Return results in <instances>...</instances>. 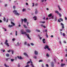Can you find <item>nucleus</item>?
<instances>
[{
  "instance_id": "f257e3e1",
  "label": "nucleus",
  "mask_w": 67,
  "mask_h": 67,
  "mask_svg": "<svg viewBox=\"0 0 67 67\" xmlns=\"http://www.w3.org/2000/svg\"><path fill=\"white\" fill-rule=\"evenodd\" d=\"M24 29H21V34H25L26 33V32H24Z\"/></svg>"
},
{
  "instance_id": "f03ea898",
  "label": "nucleus",
  "mask_w": 67,
  "mask_h": 67,
  "mask_svg": "<svg viewBox=\"0 0 67 67\" xmlns=\"http://www.w3.org/2000/svg\"><path fill=\"white\" fill-rule=\"evenodd\" d=\"M13 12L16 15H20V14L17 12V11L16 10H14L13 11Z\"/></svg>"
},
{
  "instance_id": "7ed1b4c3",
  "label": "nucleus",
  "mask_w": 67,
  "mask_h": 67,
  "mask_svg": "<svg viewBox=\"0 0 67 67\" xmlns=\"http://www.w3.org/2000/svg\"><path fill=\"white\" fill-rule=\"evenodd\" d=\"M8 40H6V41H5V42L4 43V44L5 45H7V46H8V47H9V44H8Z\"/></svg>"
},
{
  "instance_id": "20e7f679",
  "label": "nucleus",
  "mask_w": 67,
  "mask_h": 67,
  "mask_svg": "<svg viewBox=\"0 0 67 67\" xmlns=\"http://www.w3.org/2000/svg\"><path fill=\"white\" fill-rule=\"evenodd\" d=\"M55 13H57V14H58V15H59L60 16V17H61V16H62V14L59 13V12L57 10H56L55 11Z\"/></svg>"
},
{
  "instance_id": "39448f33",
  "label": "nucleus",
  "mask_w": 67,
  "mask_h": 67,
  "mask_svg": "<svg viewBox=\"0 0 67 67\" xmlns=\"http://www.w3.org/2000/svg\"><path fill=\"white\" fill-rule=\"evenodd\" d=\"M25 34H26V36H27V37L30 40H31V38H30V36H29V34H26V33Z\"/></svg>"
},
{
  "instance_id": "423d86ee",
  "label": "nucleus",
  "mask_w": 67,
  "mask_h": 67,
  "mask_svg": "<svg viewBox=\"0 0 67 67\" xmlns=\"http://www.w3.org/2000/svg\"><path fill=\"white\" fill-rule=\"evenodd\" d=\"M25 31L27 33H30V32H31V30H30L26 29L25 30Z\"/></svg>"
},
{
  "instance_id": "0eeeda50",
  "label": "nucleus",
  "mask_w": 67,
  "mask_h": 67,
  "mask_svg": "<svg viewBox=\"0 0 67 67\" xmlns=\"http://www.w3.org/2000/svg\"><path fill=\"white\" fill-rule=\"evenodd\" d=\"M34 53L36 55H38V52H37V51H34Z\"/></svg>"
},
{
  "instance_id": "6e6552de",
  "label": "nucleus",
  "mask_w": 67,
  "mask_h": 67,
  "mask_svg": "<svg viewBox=\"0 0 67 67\" xmlns=\"http://www.w3.org/2000/svg\"><path fill=\"white\" fill-rule=\"evenodd\" d=\"M61 25H62V29H64L65 28L64 26V24H63V23H61Z\"/></svg>"
},
{
  "instance_id": "1a4fd4ad",
  "label": "nucleus",
  "mask_w": 67,
  "mask_h": 67,
  "mask_svg": "<svg viewBox=\"0 0 67 67\" xmlns=\"http://www.w3.org/2000/svg\"><path fill=\"white\" fill-rule=\"evenodd\" d=\"M51 66L52 67H54V64L53 62H52L51 63Z\"/></svg>"
},
{
  "instance_id": "9d476101",
  "label": "nucleus",
  "mask_w": 67,
  "mask_h": 67,
  "mask_svg": "<svg viewBox=\"0 0 67 67\" xmlns=\"http://www.w3.org/2000/svg\"><path fill=\"white\" fill-rule=\"evenodd\" d=\"M45 39H43L42 40V42L44 44L45 43Z\"/></svg>"
},
{
  "instance_id": "9b49d317",
  "label": "nucleus",
  "mask_w": 67,
  "mask_h": 67,
  "mask_svg": "<svg viewBox=\"0 0 67 67\" xmlns=\"http://www.w3.org/2000/svg\"><path fill=\"white\" fill-rule=\"evenodd\" d=\"M49 48V47H48V46L47 45H46L45 46V47L44 48V49H46V48Z\"/></svg>"
},
{
  "instance_id": "f8f14e48",
  "label": "nucleus",
  "mask_w": 67,
  "mask_h": 67,
  "mask_svg": "<svg viewBox=\"0 0 67 67\" xmlns=\"http://www.w3.org/2000/svg\"><path fill=\"white\" fill-rule=\"evenodd\" d=\"M24 55H25L26 56V57H28V55H27V54L26 53H24Z\"/></svg>"
},
{
  "instance_id": "ddd939ff",
  "label": "nucleus",
  "mask_w": 67,
  "mask_h": 67,
  "mask_svg": "<svg viewBox=\"0 0 67 67\" xmlns=\"http://www.w3.org/2000/svg\"><path fill=\"white\" fill-rule=\"evenodd\" d=\"M17 57L18 59H22V58L21 57V56H18Z\"/></svg>"
},
{
  "instance_id": "4468645a",
  "label": "nucleus",
  "mask_w": 67,
  "mask_h": 67,
  "mask_svg": "<svg viewBox=\"0 0 67 67\" xmlns=\"http://www.w3.org/2000/svg\"><path fill=\"white\" fill-rule=\"evenodd\" d=\"M24 21L25 23H26V21H27V19H26V18L24 19Z\"/></svg>"
},
{
  "instance_id": "2eb2a0df",
  "label": "nucleus",
  "mask_w": 67,
  "mask_h": 67,
  "mask_svg": "<svg viewBox=\"0 0 67 67\" xmlns=\"http://www.w3.org/2000/svg\"><path fill=\"white\" fill-rule=\"evenodd\" d=\"M30 63H31V64H32V61L31 60H30V61H29L28 62H27V64H30Z\"/></svg>"
},
{
  "instance_id": "dca6fc26",
  "label": "nucleus",
  "mask_w": 67,
  "mask_h": 67,
  "mask_svg": "<svg viewBox=\"0 0 67 67\" xmlns=\"http://www.w3.org/2000/svg\"><path fill=\"white\" fill-rule=\"evenodd\" d=\"M41 27H43L44 28H46V27L45 26L43 25L42 24L41 25Z\"/></svg>"
},
{
  "instance_id": "f3484780",
  "label": "nucleus",
  "mask_w": 67,
  "mask_h": 67,
  "mask_svg": "<svg viewBox=\"0 0 67 67\" xmlns=\"http://www.w3.org/2000/svg\"><path fill=\"white\" fill-rule=\"evenodd\" d=\"M33 18L34 19V20H36V19H37V18H36V16H35L34 17H33Z\"/></svg>"
},
{
  "instance_id": "a211bd4d",
  "label": "nucleus",
  "mask_w": 67,
  "mask_h": 67,
  "mask_svg": "<svg viewBox=\"0 0 67 67\" xmlns=\"http://www.w3.org/2000/svg\"><path fill=\"white\" fill-rule=\"evenodd\" d=\"M65 65H65V64H61V66H62V67H63V66H65Z\"/></svg>"
},
{
  "instance_id": "6ab92c4d",
  "label": "nucleus",
  "mask_w": 67,
  "mask_h": 67,
  "mask_svg": "<svg viewBox=\"0 0 67 67\" xmlns=\"http://www.w3.org/2000/svg\"><path fill=\"white\" fill-rule=\"evenodd\" d=\"M11 24H13V26H14L15 25V24L14 23H13L12 22H11Z\"/></svg>"
},
{
  "instance_id": "aec40b11",
  "label": "nucleus",
  "mask_w": 67,
  "mask_h": 67,
  "mask_svg": "<svg viewBox=\"0 0 67 67\" xmlns=\"http://www.w3.org/2000/svg\"><path fill=\"white\" fill-rule=\"evenodd\" d=\"M52 15V13H50V14H49L48 15V17H51Z\"/></svg>"
},
{
  "instance_id": "412c9836",
  "label": "nucleus",
  "mask_w": 67,
  "mask_h": 67,
  "mask_svg": "<svg viewBox=\"0 0 67 67\" xmlns=\"http://www.w3.org/2000/svg\"><path fill=\"white\" fill-rule=\"evenodd\" d=\"M23 26L25 29L27 28V26H26L24 24L23 25Z\"/></svg>"
},
{
  "instance_id": "4be33fe9",
  "label": "nucleus",
  "mask_w": 67,
  "mask_h": 67,
  "mask_svg": "<svg viewBox=\"0 0 67 67\" xmlns=\"http://www.w3.org/2000/svg\"><path fill=\"white\" fill-rule=\"evenodd\" d=\"M36 11L35 12V14H37V12H38V11H37V9H36Z\"/></svg>"
},
{
  "instance_id": "5701e85b",
  "label": "nucleus",
  "mask_w": 67,
  "mask_h": 67,
  "mask_svg": "<svg viewBox=\"0 0 67 67\" xmlns=\"http://www.w3.org/2000/svg\"><path fill=\"white\" fill-rule=\"evenodd\" d=\"M6 56H7V57H9V54H8V53H7L6 54Z\"/></svg>"
},
{
  "instance_id": "b1692460",
  "label": "nucleus",
  "mask_w": 67,
  "mask_h": 67,
  "mask_svg": "<svg viewBox=\"0 0 67 67\" xmlns=\"http://www.w3.org/2000/svg\"><path fill=\"white\" fill-rule=\"evenodd\" d=\"M8 26L9 27H12L13 26V25H9Z\"/></svg>"
},
{
  "instance_id": "393cba45",
  "label": "nucleus",
  "mask_w": 67,
  "mask_h": 67,
  "mask_svg": "<svg viewBox=\"0 0 67 67\" xmlns=\"http://www.w3.org/2000/svg\"><path fill=\"white\" fill-rule=\"evenodd\" d=\"M36 32H41L40 30H36Z\"/></svg>"
},
{
  "instance_id": "a878e982",
  "label": "nucleus",
  "mask_w": 67,
  "mask_h": 67,
  "mask_svg": "<svg viewBox=\"0 0 67 67\" xmlns=\"http://www.w3.org/2000/svg\"><path fill=\"white\" fill-rule=\"evenodd\" d=\"M11 52H12V54H13V53H14V51H13L12 50H11Z\"/></svg>"
},
{
  "instance_id": "bb28decb",
  "label": "nucleus",
  "mask_w": 67,
  "mask_h": 67,
  "mask_svg": "<svg viewBox=\"0 0 67 67\" xmlns=\"http://www.w3.org/2000/svg\"><path fill=\"white\" fill-rule=\"evenodd\" d=\"M59 20H60V21H63V19L61 18H59Z\"/></svg>"
},
{
  "instance_id": "cd10ccee",
  "label": "nucleus",
  "mask_w": 67,
  "mask_h": 67,
  "mask_svg": "<svg viewBox=\"0 0 67 67\" xmlns=\"http://www.w3.org/2000/svg\"><path fill=\"white\" fill-rule=\"evenodd\" d=\"M15 35L16 36H17V35H18V32H17V31H16Z\"/></svg>"
},
{
  "instance_id": "c85d7f7f",
  "label": "nucleus",
  "mask_w": 67,
  "mask_h": 67,
  "mask_svg": "<svg viewBox=\"0 0 67 67\" xmlns=\"http://www.w3.org/2000/svg\"><path fill=\"white\" fill-rule=\"evenodd\" d=\"M34 58L35 59H36L37 58V57L35 56H34Z\"/></svg>"
},
{
  "instance_id": "c756f323",
  "label": "nucleus",
  "mask_w": 67,
  "mask_h": 67,
  "mask_svg": "<svg viewBox=\"0 0 67 67\" xmlns=\"http://www.w3.org/2000/svg\"><path fill=\"white\" fill-rule=\"evenodd\" d=\"M40 23H45V21H40Z\"/></svg>"
},
{
  "instance_id": "7c9ffc66",
  "label": "nucleus",
  "mask_w": 67,
  "mask_h": 67,
  "mask_svg": "<svg viewBox=\"0 0 67 67\" xmlns=\"http://www.w3.org/2000/svg\"><path fill=\"white\" fill-rule=\"evenodd\" d=\"M58 7L59 10H61V8H60V7H59V5H58Z\"/></svg>"
},
{
  "instance_id": "2f4dec72",
  "label": "nucleus",
  "mask_w": 67,
  "mask_h": 67,
  "mask_svg": "<svg viewBox=\"0 0 67 67\" xmlns=\"http://www.w3.org/2000/svg\"><path fill=\"white\" fill-rule=\"evenodd\" d=\"M11 62H14V59H11Z\"/></svg>"
},
{
  "instance_id": "473e14b6",
  "label": "nucleus",
  "mask_w": 67,
  "mask_h": 67,
  "mask_svg": "<svg viewBox=\"0 0 67 67\" xmlns=\"http://www.w3.org/2000/svg\"><path fill=\"white\" fill-rule=\"evenodd\" d=\"M3 49H1V51H3V52H5V50H4L3 51Z\"/></svg>"
},
{
  "instance_id": "72a5a7b5",
  "label": "nucleus",
  "mask_w": 67,
  "mask_h": 67,
  "mask_svg": "<svg viewBox=\"0 0 67 67\" xmlns=\"http://www.w3.org/2000/svg\"><path fill=\"white\" fill-rule=\"evenodd\" d=\"M4 66H5V67H9V66H7V65H6V64H4Z\"/></svg>"
},
{
  "instance_id": "f704fd0d",
  "label": "nucleus",
  "mask_w": 67,
  "mask_h": 67,
  "mask_svg": "<svg viewBox=\"0 0 67 67\" xmlns=\"http://www.w3.org/2000/svg\"><path fill=\"white\" fill-rule=\"evenodd\" d=\"M54 15H52L51 17V18L52 19H54Z\"/></svg>"
},
{
  "instance_id": "c9c22d12",
  "label": "nucleus",
  "mask_w": 67,
  "mask_h": 67,
  "mask_svg": "<svg viewBox=\"0 0 67 67\" xmlns=\"http://www.w3.org/2000/svg\"><path fill=\"white\" fill-rule=\"evenodd\" d=\"M63 36H65L66 35H65V33H63Z\"/></svg>"
},
{
  "instance_id": "e433bc0d",
  "label": "nucleus",
  "mask_w": 67,
  "mask_h": 67,
  "mask_svg": "<svg viewBox=\"0 0 67 67\" xmlns=\"http://www.w3.org/2000/svg\"><path fill=\"white\" fill-rule=\"evenodd\" d=\"M18 67H20L21 66V65H20V63H19L18 65Z\"/></svg>"
},
{
  "instance_id": "4c0bfd02",
  "label": "nucleus",
  "mask_w": 67,
  "mask_h": 67,
  "mask_svg": "<svg viewBox=\"0 0 67 67\" xmlns=\"http://www.w3.org/2000/svg\"><path fill=\"white\" fill-rule=\"evenodd\" d=\"M29 64H27L25 67H29Z\"/></svg>"
},
{
  "instance_id": "58836bf2",
  "label": "nucleus",
  "mask_w": 67,
  "mask_h": 67,
  "mask_svg": "<svg viewBox=\"0 0 67 67\" xmlns=\"http://www.w3.org/2000/svg\"><path fill=\"white\" fill-rule=\"evenodd\" d=\"M23 12H24L25 11V9H23L22 10Z\"/></svg>"
},
{
  "instance_id": "ea45409f",
  "label": "nucleus",
  "mask_w": 67,
  "mask_h": 67,
  "mask_svg": "<svg viewBox=\"0 0 67 67\" xmlns=\"http://www.w3.org/2000/svg\"><path fill=\"white\" fill-rule=\"evenodd\" d=\"M43 62V60H39V62Z\"/></svg>"
},
{
  "instance_id": "a19ab883",
  "label": "nucleus",
  "mask_w": 67,
  "mask_h": 67,
  "mask_svg": "<svg viewBox=\"0 0 67 67\" xmlns=\"http://www.w3.org/2000/svg\"><path fill=\"white\" fill-rule=\"evenodd\" d=\"M31 45H32V46H34V43H31Z\"/></svg>"
},
{
  "instance_id": "79ce46f5",
  "label": "nucleus",
  "mask_w": 67,
  "mask_h": 67,
  "mask_svg": "<svg viewBox=\"0 0 67 67\" xmlns=\"http://www.w3.org/2000/svg\"><path fill=\"white\" fill-rule=\"evenodd\" d=\"M3 20H4V22H5V21L6 20V19H5V18H4H4Z\"/></svg>"
},
{
  "instance_id": "37998d69",
  "label": "nucleus",
  "mask_w": 67,
  "mask_h": 67,
  "mask_svg": "<svg viewBox=\"0 0 67 67\" xmlns=\"http://www.w3.org/2000/svg\"><path fill=\"white\" fill-rule=\"evenodd\" d=\"M8 6V4H5V7H7Z\"/></svg>"
},
{
  "instance_id": "c03bdc74",
  "label": "nucleus",
  "mask_w": 67,
  "mask_h": 67,
  "mask_svg": "<svg viewBox=\"0 0 67 67\" xmlns=\"http://www.w3.org/2000/svg\"><path fill=\"white\" fill-rule=\"evenodd\" d=\"M24 44H25V45H27V42H25L24 43Z\"/></svg>"
},
{
  "instance_id": "a18cd8bd",
  "label": "nucleus",
  "mask_w": 67,
  "mask_h": 67,
  "mask_svg": "<svg viewBox=\"0 0 67 67\" xmlns=\"http://www.w3.org/2000/svg\"><path fill=\"white\" fill-rule=\"evenodd\" d=\"M17 44L18 46H20V44H19V42H17Z\"/></svg>"
},
{
  "instance_id": "49530a36",
  "label": "nucleus",
  "mask_w": 67,
  "mask_h": 67,
  "mask_svg": "<svg viewBox=\"0 0 67 67\" xmlns=\"http://www.w3.org/2000/svg\"><path fill=\"white\" fill-rule=\"evenodd\" d=\"M31 66H32V67H34V65H33V64H31Z\"/></svg>"
},
{
  "instance_id": "de8ad7c7",
  "label": "nucleus",
  "mask_w": 67,
  "mask_h": 67,
  "mask_svg": "<svg viewBox=\"0 0 67 67\" xmlns=\"http://www.w3.org/2000/svg\"><path fill=\"white\" fill-rule=\"evenodd\" d=\"M46 56L47 57H49V55L48 54H46Z\"/></svg>"
},
{
  "instance_id": "09e8293b",
  "label": "nucleus",
  "mask_w": 67,
  "mask_h": 67,
  "mask_svg": "<svg viewBox=\"0 0 67 67\" xmlns=\"http://www.w3.org/2000/svg\"><path fill=\"white\" fill-rule=\"evenodd\" d=\"M3 29L5 31H7V29H5V28H3Z\"/></svg>"
},
{
  "instance_id": "8fccbe9b",
  "label": "nucleus",
  "mask_w": 67,
  "mask_h": 67,
  "mask_svg": "<svg viewBox=\"0 0 67 67\" xmlns=\"http://www.w3.org/2000/svg\"><path fill=\"white\" fill-rule=\"evenodd\" d=\"M26 23H27V26H29V25H28L29 24V22H28L27 21L26 22Z\"/></svg>"
},
{
  "instance_id": "3c124183",
  "label": "nucleus",
  "mask_w": 67,
  "mask_h": 67,
  "mask_svg": "<svg viewBox=\"0 0 67 67\" xmlns=\"http://www.w3.org/2000/svg\"><path fill=\"white\" fill-rule=\"evenodd\" d=\"M54 61L55 63H56V59L54 58Z\"/></svg>"
},
{
  "instance_id": "603ef678",
  "label": "nucleus",
  "mask_w": 67,
  "mask_h": 67,
  "mask_svg": "<svg viewBox=\"0 0 67 67\" xmlns=\"http://www.w3.org/2000/svg\"><path fill=\"white\" fill-rule=\"evenodd\" d=\"M46 36L47 37H48V35H47V34H46Z\"/></svg>"
},
{
  "instance_id": "864d4df0",
  "label": "nucleus",
  "mask_w": 67,
  "mask_h": 67,
  "mask_svg": "<svg viewBox=\"0 0 67 67\" xmlns=\"http://www.w3.org/2000/svg\"><path fill=\"white\" fill-rule=\"evenodd\" d=\"M48 50V51H51V49H50L49 48H47Z\"/></svg>"
},
{
  "instance_id": "5fc2aeb1",
  "label": "nucleus",
  "mask_w": 67,
  "mask_h": 67,
  "mask_svg": "<svg viewBox=\"0 0 67 67\" xmlns=\"http://www.w3.org/2000/svg\"><path fill=\"white\" fill-rule=\"evenodd\" d=\"M11 50H10L9 51H7V52H11Z\"/></svg>"
},
{
  "instance_id": "6e6d98bb",
  "label": "nucleus",
  "mask_w": 67,
  "mask_h": 67,
  "mask_svg": "<svg viewBox=\"0 0 67 67\" xmlns=\"http://www.w3.org/2000/svg\"><path fill=\"white\" fill-rule=\"evenodd\" d=\"M21 20L22 23H23V19H21Z\"/></svg>"
},
{
  "instance_id": "4d7b16f0",
  "label": "nucleus",
  "mask_w": 67,
  "mask_h": 67,
  "mask_svg": "<svg viewBox=\"0 0 67 67\" xmlns=\"http://www.w3.org/2000/svg\"><path fill=\"white\" fill-rule=\"evenodd\" d=\"M60 20V19H58V22H61V21Z\"/></svg>"
},
{
  "instance_id": "13d9d810",
  "label": "nucleus",
  "mask_w": 67,
  "mask_h": 67,
  "mask_svg": "<svg viewBox=\"0 0 67 67\" xmlns=\"http://www.w3.org/2000/svg\"><path fill=\"white\" fill-rule=\"evenodd\" d=\"M63 43H66V42L65 41H63Z\"/></svg>"
},
{
  "instance_id": "bf43d9fd",
  "label": "nucleus",
  "mask_w": 67,
  "mask_h": 67,
  "mask_svg": "<svg viewBox=\"0 0 67 67\" xmlns=\"http://www.w3.org/2000/svg\"><path fill=\"white\" fill-rule=\"evenodd\" d=\"M54 20L55 21H57V19L56 18H55Z\"/></svg>"
},
{
  "instance_id": "052dcab7",
  "label": "nucleus",
  "mask_w": 67,
  "mask_h": 67,
  "mask_svg": "<svg viewBox=\"0 0 67 67\" xmlns=\"http://www.w3.org/2000/svg\"><path fill=\"white\" fill-rule=\"evenodd\" d=\"M42 67H44V65H43V64H42Z\"/></svg>"
},
{
  "instance_id": "680f3d73",
  "label": "nucleus",
  "mask_w": 67,
  "mask_h": 67,
  "mask_svg": "<svg viewBox=\"0 0 67 67\" xmlns=\"http://www.w3.org/2000/svg\"><path fill=\"white\" fill-rule=\"evenodd\" d=\"M26 5H29V4H28V3H26Z\"/></svg>"
},
{
  "instance_id": "e2e57ef3",
  "label": "nucleus",
  "mask_w": 67,
  "mask_h": 67,
  "mask_svg": "<svg viewBox=\"0 0 67 67\" xmlns=\"http://www.w3.org/2000/svg\"><path fill=\"white\" fill-rule=\"evenodd\" d=\"M65 20H67V17H65Z\"/></svg>"
},
{
  "instance_id": "0e129e2a",
  "label": "nucleus",
  "mask_w": 67,
  "mask_h": 67,
  "mask_svg": "<svg viewBox=\"0 0 67 67\" xmlns=\"http://www.w3.org/2000/svg\"><path fill=\"white\" fill-rule=\"evenodd\" d=\"M12 40H13V41H14V40H15V39L13 38L12 39Z\"/></svg>"
},
{
  "instance_id": "69168bd1",
  "label": "nucleus",
  "mask_w": 67,
  "mask_h": 67,
  "mask_svg": "<svg viewBox=\"0 0 67 67\" xmlns=\"http://www.w3.org/2000/svg\"><path fill=\"white\" fill-rule=\"evenodd\" d=\"M13 8L14 9H15V6H13Z\"/></svg>"
},
{
  "instance_id": "338daca9",
  "label": "nucleus",
  "mask_w": 67,
  "mask_h": 67,
  "mask_svg": "<svg viewBox=\"0 0 67 67\" xmlns=\"http://www.w3.org/2000/svg\"><path fill=\"white\" fill-rule=\"evenodd\" d=\"M46 67H49V66H48V64H46Z\"/></svg>"
},
{
  "instance_id": "774afa93",
  "label": "nucleus",
  "mask_w": 67,
  "mask_h": 67,
  "mask_svg": "<svg viewBox=\"0 0 67 67\" xmlns=\"http://www.w3.org/2000/svg\"><path fill=\"white\" fill-rule=\"evenodd\" d=\"M27 45L28 46H30V44H28Z\"/></svg>"
}]
</instances>
